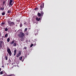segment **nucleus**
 <instances>
[{"instance_id": "1", "label": "nucleus", "mask_w": 76, "mask_h": 76, "mask_svg": "<svg viewBox=\"0 0 76 76\" xmlns=\"http://www.w3.org/2000/svg\"><path fill=\"white\" fill-rule=\"evenodd\" d=\"M9 26L10 27L12 26H14L15 24V23L14 22H11V21L10 20H8L7 21Z\"/></svg>"}, {"instance_id": "2", "label": "nucleus", "mask_w": 76, "mask_h": 76, "mask_svg": "<svg viewBox=\"0 0 76 76\" xmlns=\"http://www.w3.org/2000/svg\"><path fill=\"white\" fill-rule=\"evenodd\" d=\"M18 36L19 38L23 37H25V33H23L22 32H21L19 33V34H18Z\"/></svg>"}, {"instance_id": "3", "label": "nucleus", "mask_w": 76, "mask_h": 76, "mask_svg": "<svg viewBox=\"0 0 76 76\" xmlns=\"http://www.w3.org/2000/svg\"><path fill=\"white\" fill-rule=\"evenodd\" d=\"M44 3H42L40 6V7H39L40 10L42 11H43V9L44 8Z\"/></svg>"}, {"instance_id": "4", "label": "nucleus", "mask_w": 76, "mask_h": 76, "mask_svg": "<svg viewBox=\"0 0 76 76\" xmlns=\"http://www.w3.org/2000/svg\"><path fill=\"white\" fill-rule=\"evenodd\" d=\"M7 52L9 54V55L10 56H12V52L10 48H8V49H7Z\"/></svg>"}, {"instance_id": "5", "label": "nucleus", "mask_w": 76, "mask_h": 76, "mask_svg": "<svg viewBox=\"0 0 76 76\" xmlns=\"http://www.w3.org/2000/svg\"><path fill=\"white\" fill-rule=\"evenodd\" d=\"M4 44V42L2 40H0V49H1L3 45Z\"/></svg>"}, {"instance_id": "6", "label": "nucleus", "mask_w": 76, "mask_h": 76, "mask_svg": "<svg viewBox=\"0 0 76 76\" xmlns=\"http://www.w3.org/2000/svg\"><path fill=\"white\" fill-rule=\"evenodd\" d=\"M5 23L4 22H2L1 24V26L3 27H4L5 26Z\"/></svg>"}, {"instance_id": "7", "label": "nucleus", "mask_w": 76, "mask_h": 76, "mask_svg": "<svg viewBox=\"0 0 76 76\" xmlns=\"http://www.w3.org/2000/svg\"><path fill=\"white\" fill-rule=\"evenodd\" d=\"M37 15L38 17H40L42 16L41 13L39 12H38L37 14Z\"/></svg>"}, {"instance_id": "8", "label": "nucleus", "mask_w": 76, "mask_h": 76, "mask_svg": "<svg viewBox=\"0 0 76 76\" xmlns=\"http://www.w3.org/2000/svg\"><path fill=\"white\" fill-rule=\"evenodd\" d=\"M12 2H13L12 0H10V3H9L10 5H12Z\"/></svg>"}, {"instance_id": "9", "label": "nucleus", "mask_w": 76, "mask_h": 76, "mask_svg": "<svg viewBox=\"0 0 76 76\" xmlns=\"http://www.w3.org/2000/svg\"><path fill=\"white\" fill-rule=\"evenodd\" d=\"M40 19H41V18H38V17H37L36 18V20L38 21H39Z\"/></svg>"}, {"instance_id": "10", "label": "nucleus", "mask_w": 76, "mask_h": 76, "mask_svg": "<svg viewBox=\"0 0 76 76\" xmlns=\"http://www.w3.org/2000/svg\"><path fill=\"white\" fill-rule=\"evenodd\" d=\"M37 10L38 11L39 10V9L38 7H37V6H36V7L34 9V10L35 11H36V10Z\"/></svg>"}, {"instance_id": "11", "label": "nucleus", "mask_w": 76, "mask_h": 76, "mask_svg": "<svg viewBox=\"0 0 76 76\" xmlns=\"http://www.w3.org/2000/svg\"><path fill=\"white\" fill-rule=\"evenodd\" d=\"M13 45L14 46H17L16 42H14L13 44Z\"/></svg>"}, {"instance_id": "12", "label": "nucleus", "mask_w": 76, "mask_h": 76, "mask_svg": "<svg viewBox=\"0 0 76 76\" xmlns=\"http://www.w3.org/2000/svg\"><path fill=\"white\" fill-rule=\"evenodd\" d=\"M5 14V12L3 11L2 13V15L3 16Z\"/></svg>"}, {"instance_id": "13", "label": "nucleus", "mask_w": 76, "mask_h": 76, "mask_svg": "<svg viewBox=\"0 0 76 76\" xmlns=\"http://www.w3.org/2000/svg\"><path fill=\"white\" fill-rule=\"evenodd\" d=\"M41 15L42 16L44 14L43 12L42 11H41Z\"/></svg>"}, {"instance_id": "14", "label": "nucleus", "mask_w": 76, "mask_h": 76, "mask_svg": "<svg viewBox=\"0 0 76 76\" xmlns=\"http://www.w3.org/2000/svg\"><path fill=\"white\" fill-rule=\"evenodd\" d=\"M28 30V28H26L24 29V32H26L27 31V30Z\"/></svg>"}, {"instance_id": "15", "label": "nucleus", "mask_w": 76, "mask_h": 76, "mask_svg": "<svg viewBox=\"0 0 76 76\" xmlns=\"http://www.w3.org/2000/svg\"><path fill=\"white\" fill-rule=\"evenodd\" d=\"M4 73H5V71H2L0 73L1 75H2L3 74H3H4Z\"/></svg>"}, {"instance_id": "16", "label": "nucleus", "mask_w": 76, "mask_h": 76, "mask_svg": "<svg viewBox=\"0 0 76 76\" xmlns=\"http://www.w3.org/2000/svg\"><path fill=\"white\" fill-rule=\"evenodd\" d=\"M14 41H12V42H10V44L12 45L13 44H14Z\"/></svg>"}, {"instance_id": "17", "label": "nucleus", "mask_w": 76, "mask_h": 76, "mask_svg": "<svg viewBox=\"0 0 76 76\" xmlns=\"http://www.w3.org/2000/svg\"><path fill=\"white\" fill-rule=\"evenodd\" d=\"M21 39H20V40L21 41H23V39H24V37H21Z\"/></svg>"}, {"instance_id": "18", "label": "nucleus", "mask_w": 76, "mask_h": 76, "mask_svg": "<svg viewBox=\"0 0 76 76\" xmlns=\"http://www.w3.org/2000/svg\"><path fill=\"white\" fill-rule=\"evenodd\" d=\"M10 38H8V39H7V42H10Z\"/></svg>"}, {"instance_id": "19", "label": "nucleus", "mask_w": 76, "mask_h": 76, "mask_svg": "<svg viewBox=\"0 0 76 76\" xmlns=\"http://www.w3.org/2000/svg\"><path fill=\"white\" fill-rule=\"evenodd\" d=\"M23 26V24L22 23H20V27H21Z\"/></svg>"}, {"instance_id": "20", "label": "nucleus", "mask_w": 76, "mask_h": 76, "mask_svg": "<svg viewBox=\"0 0 76 76\" xmlns=\"http://www.w3.org/2000/svg\"><path fill=\"white\" fill-rule=\"evenodd\" d=\"M21 55L19 54H18L17 55V56H16V57H19Z\"/></svg>"}, {"instance_id": "21", "label": "nucleus", "mask_w": 76, "mask_h": 76, "mask_svg": "<svg viewBox=\"0 0 76 76\" xmlns=\"http://www.w3.org/2000/svg\"><path fill=\"white\" fill-rule=\"evenodd\" d=\"M22 57H20L19 58V59L20 60H21L22 59Z\"/></svg>"}, {"instance_id": "22", "label": "nucleus", "mask_w": 76, "mask_h": 76, "mask_svg": "<svg viewBox=\"0 0 76 76\" xmlns=\"http://www.w3.org/2000/svg\"><path fill=\"white\" fill-rule=\"evenodd\" d=\"M11 12V11L10 10H8V11H7V13H10Z\"/></svg>"}, {"instance_id": "23", "label": "nucleus", "mask_w": 76, "mask_h": 76, "mask_svg": "<svg viewBox=\"0 0 76 76\" xmlns=\"http://www.w3.org/2000/svg\"><path fill=\"white\" fill-rule=\"evenodd\" d=\"M8 31V28H6L5 29V31Z\"/></svg>"}, {"instance_id": "24", "label": "nucleus", "mask_w": 76, "mask_h": 76, "mask_svg": "<svg viewBox=\"0 0 76 76\" xmlns=\"http://www.w3.org/2000/svg\"><path fill=\"white\" fill-rule=\"evenodd\" d=\"M21 51H20V50L19 51V54L21 55Z\"/></svg>"}, {"instance_id": "25", "label": "nucleus", "mask_w": 76, "mask_h": 76, "mask_svg": "<svg viewBox=\"0 0 76 76\" xmlns=\"http://www.w3.org/2000/svg\"><path fill=\"white\" fill-rule=\"evenodd\" d=\"M5 60H8V57H7L6 56L5 57Z\"/></svg>"}, {"instance_id": "26", "label": "nucleus", "mask_w": 76, "mask_h": 76, "mask_svg": "<svg viewBox=\"0 0 76 76\" xmlns=\"http://www.w3.org/2000/svg\"><path fill=\"white\" fill-rule=\"evenodd\" d=\"M8 36V35L7 34H5V38L7 37Z\"/></svg>"}, {"instance_id": "27", "label": "nucleus", "mask_w": 76, "mask_h": 76, "mask_svg": "<svg viewBox=\"0 0 76 76\" xmlns=\"http://www.w3.org/2000/svg\"><path fill=\"white\" fill-rule=\"evenodd\" d=\"M1 10H4V8H0Z\"/></svg>"}, {"instance_id": "28", "label": "nucleus", "mask_w": 76, "mask_h": 76, "mask_svg": "<svg viewBox=\"0 0 76 76\" xmlns=\"http://www.w3.org/2000/svg\"><path fill=\"white\" fill-rule=\"evenodd\" d=\"M17 53V50H14V53Z\"/></svg>"}, {"instance_id": "29", "label": "nucleus", "mask_w": 76, "mask_h": 76, "mask_svg": "<svg viewBox=\"0 0 76 76\" xmlns=\"http://www.w3.org/2000/svg\"><path fill=\"white\" fill-rule=\"evenodd\" d=\"M34 46L33 44H31L30 46V47H32Z\"/></svg>"}, {"instance_id": "30", "label": "nucleus", "mask_w": 76, "mask_h": 76, "mask_svg": "<svg viewBox=\"0 0 76 76\" xmlns=\"http://www.w3.org/2000/svg\"><path fill=\"white\" fill-rule=\"evenodd\" d=\"M25 34L26 35H28V32H27V33H26Z\"/></svg>"}, {"instance_id": "31", "label": "nucleus", "mask_w": 76, "mask_h": 76, "mask_svg": "<svg viewBox=\"0 0 76 76\" xmlns=\"http://www.w3.org/2000/svg\"><path fill=\"white\" fill-rule=\"evenodd\" d=\"M27 48L26 47V46H25L24 47V49H27Z\"/></svg>"}, {"instance_id": "32", "label": "nucleus", "mask_w": 76, "mask_h": 76, "mask_svg": "<svg viewBox=\"0 0 76 76\" xmlns=\"http://www.w3.org/2000/svg\"><path fill=\"white\" fill-rule=\"evenodd\" d=\"M5 3V1H4L3 2V4H4Z\"/></svg>"}, {"instance_id": "33", "label": "nucleus", "mask_w": 76, "mask_h": 76, "mask_svg": "<svg viewBox=\"0 0 76 76\" xmlns=\"http://www.w3.org/2000/svg\"><path fill=\"white\" fill-rule=\"evenodd\" d=\"M16 53H14V56H15L16 55Z\"/></svg>"}, {"instance_id": "34", "label": "nucleus", "mask_w": 76, "mask_h": 76, "mask_svg": "<svg viewBox=\"0 0 76 76\" xmlns=\"http://www.w3.org/2000/svg\"><path fill=\"white\" fill-rule=\"evenodd\" d=\"M24 59H22V60H21V61H22V62H23V61H24Z\"/></svg>"}, {"instance_id": "35", "label": "nucleus", "mask_w": 76, "mask_h": 76, "mask_svg": "<svg viewBox=\"0 0 76 76\" xmlns=\"http://www.w3.org/2000/svg\"><path fill=\"white\" fill-rule=\"evenodd\" d=\"M20 22V20H18V22Z\"/></svg>"}, {"instance_id": "36", "label": "nucleus", "mask_w": 76, "mask_h": 76, "mask_svg": "<svg viewBox=\"0 0 76 76\" xmlns=\"http://www.w3.org/2000/svg\"><path fill=\"white\" fill-rule=\"evenodd\" d=\"M18 20H16V21L17 22H18Z\"/></svg>"}, {"instance_id": "37", "label": "nucleus", "mask_w": 76, "mask_h": 76, "mask_svg": "<svg viewBox=\"0 0 76 76\" xmlns=\"http://www.w3.org/2000/svg\"><path fill=\"white\" fill-rule=\"evenodd\" d=\"M2 67H3V68H4V66H2Z\"/></svg>"}, {"instance_id": "38", "label": "nucleus", "mask_w": 76, "mask_h": 76, "mask_svg": "<svg viewBox=\"0 0 76 76\" xmlns=\"http://www.w3.org/2000/svg\"><path fill=\"white\" fill-rule=\"evenodd\" d=\"M7 76H12L11 75H7Z\"/></svg>"}, {"instance_id": "39", "label": "nucleus", "mask_w": 76, "mask_h": 76, "mask_svg": "<svg viewBox=\"0 0 76 76\" xmlns=\"http://www.w3.org/2000/svg\"><path fill=\"white\" fill-rule=\"evenodd\" d=\"M1 33H0V36H1Z\"/></svg>"}, {"instance_id": "40", "label": "nucleus", "mask_w": 76, "mask_h": 76, "mask_svg": "<svg viewBox=\"0 0 76 76\" xmlns=\"http://www.w3.org/2000/svg\"><path fill=\"white\" fill-rule=\"evenodd\" d=\"M24 24H25V25L26 24V23H24Z\"/></svg>"}, {"instance_id": "41", "label": "nucleus", "mask_w": 76, "mask_h": 76, "mask_svg": "<svg viewBox=\"0 0 76 76\" xmlns=\"http://www.w3.org/2000/svg\"><path fill=\"white\" fill-rule=\"evenodd\" d=\"M1 68H0V72H1Z\"/></svg>"}, {"instance_id": "42", "label": "nucleus", "mask_w": 76, "mask_h": 76, "mask_svg": "<svg viewBox=\"0 0 76 76\" xmlns=\"http://www.w3.org/2000/svg\"><path fill=\"white\" fill-rule=\"evenodd\" d=\"M10 61H11L10 60H9V62H10Z\"/></svg>"}]
</instances>
